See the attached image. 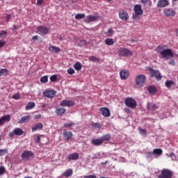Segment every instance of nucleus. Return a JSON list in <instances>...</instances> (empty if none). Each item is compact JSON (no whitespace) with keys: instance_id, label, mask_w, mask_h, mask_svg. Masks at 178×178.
Instances as JSON below:
<instances>
[{"instance_id":"11","label":"nucleus","mask_w":178,"mask_h":178,"mask_svg":"<svg viewBox=\"0 0 178 178\" xmlns=\"http://www.w3.org/2000/svg\"><path fill=\"white\" fill-rule=\"evenodd\" d=\"M38 33L40 34V35H45L49 33V29L45 27V26H38L37 28Z\"/></svg>"},{"instance_id":"31","label":"nucleus","mask_w":178,"mask_h":178,"mask_svg":"<svg viewBox=\"0 0 178 178\" xmlns=\"http://www.w3.org/2000/svg\"><path fill=\"white\" fill-rule=\"evenodd\" d=\"M56 113L57 115H63L66 113V108H57L56 111Z\"/></svg>"},{"instance_id":"21","label":"nucleus","mask_w":178,"mask_h":178,"mask_svg":"<svg viewBox=\"0 0 178 178\" xmlns=\"http://www.w3.org/2000/svg\"><path fill=\"white\" fill-rule=\"evenodd\" d=\"M79 155L78 153H72L70 154L68 157L67 159H69V161H77V159H79Z\"/></svg>"},{"instance_id":"60","label":"nucleus","mask_w":178,"mask_h":178,"mask_svg":"<svg viewBox=\"0 0 178 178\" xmlns=\"http://www.w3.org/2000/svg\"><path fill=\"white\" fill-rule=\"evenodd\" d=\"M32 40H33V41H36V40H38V35H35V36H33V37L32 38Z\"/></svg>"},{"instance_id":"58","label":"nucleus","mask_w":178,"mask_h":178,"mask_svg":"<svg viewBox=\"0 0 178 178\" xmlns=\"http://www.w3.org/2000/svg\"><path fill=\"white\" fill-rule=\"evenodd\" d=\"M15 130H13V131L9 133L8 136H9V137H13V136H15Z\"/></svg>"},{"instance_id":"28","label":"nucleus","mask_w":178,"mask_h":178,"mask_svg":"<svg viewBox=\"0 0 178 178\" xmlns=\"http://www.w3.org/2000/svg\"><path fill=\"white\" fill-rule=\"evenodd\" d=\"M35 103L31 102L26 104V106H25V109L26 111H29L30 109H33V108H35Z\"/></svg>"},{"instance_id":"3","label":"nucleus","mask_w":178,"mask_h":178,"mask_svg":"<svg viewBox=\"0 0 178 178\" xmlns=\"http://www.w3.org/2000/svg\"><path fill=\"white\" fill-rule=\"evenodd\" d=\"M159 178H173V171L168 168L161 170V174L159 175Z\"/></svg>"},{"instance_id":"4","label":"nucleus","mask_w":178,"mask_h":178,"mask_svg":"<svg viewBox=\"0 0 178 178\" xmlns=\"http://www.w3.org/2000/svg\"><path fill=\"white\" fill-rule=\"evenodd\" d=\"M149 72H150V76L151 77H155V79L159 81L162 80V75H161V72L158 70H155L152 68H149L148 69Z\"/></svg>"},{"instance_id":"9","label":"nucleus","mask_w":178,"mask_h":178,"mask_svg":"<svg viewBox=\"0 0 178 178\" xmlns=\"http://www.w3.org/2000/svg\"><path fill=\"white\" fill-rule=\"evenodd\" d=\"M163 14L167 17H173L176 15V11L173 8H166L163 10Z\"/></svg>"},{"instance_id":"27","label":"nucleus","mask_w":178,"mask_h":178,"mask_svg":"<svg viewBox=\"0 0 178 178\" xmlns=\"http://www.w3.org/2000/svg\"><path fill=\"white\" fill-rule=\"evenodd\" d=\"M29 121H30V116L26 115L24 117L21 118V119L19 121V123L22 124L23 123H27V122H29Z\"/></svg>"},{"instance_id":"14","label":"nucleus","mask_w":178,"mask_h":178,"mask_svg":"<svg viewBox=\"0 0 178 178\" xmlns=\"http://www.w3.org/2000/svg\"><path fill=\"white\" fill-rule=\"evenodd\" d=\"M99 111L102 112V115L105 118H109V116H111V111H109V108L102 107L99 108Z\"/></svg>"},{"instance_id":"50","label":"nucleus","mask_w":178,"mask_h":178,"mask_svg":"<svg viewBox=\"0 0 178 178\" xmlns=\"http://www.w3.org/2000/svg\"><path fill=\"white\" fill-rule=\"evenodd\" d=\"M67 73H68V74H74V70L70 68L67 70Z\"/></svg>"},{"instance_id":"34","label":"nucleus","mask_w":178,"mask_h":178,"mask_svg":"<svg viewBox=\"0 0 178 178\" xmlns=\"http://www.w3.org/2000/svg\"><path fill=\"white\" fill-rule=\"evenodd\" d=\"M84 17H86V14L83 13H79L75 15V19L76 20H80V19H84Z\"/></svg>"},{"instance_id":"53","label":"nucleus","mask_w":178,"mask_h":178,"mask_svg":"<svg viewBox=\"0 0 178 178\" xmlns=\"http://www.w3.org/2000/svg\"><path fill=\"white\" fill-rule=\"evenodd\" d=\"M5 170L4 167H0V175H3V173H5Z\"/></svg>"},{"instance_id":"1","label":"nucleus","mask_w":178,"mask_h":178,"mask_svg":"<svg viewBox=\"0 0 178 178\" xmlns=\"http://www.w3.org/2000/svg\"><path fill=\"white\" fill-rule=\"evenodd\" d=\"M136 83L138 88H141L147 83V77L144 74H139L136 76Z\"/></svg>"},{"instance_id":"8","label":"nucleus","mask_w":178,"mask_h":178,"mask_svg":"<svg viewBox=\"0 0 178 178\" xmlns=\"http://www.w3.org/2000/svg\"><path fill=\"white\" fill-rule=\"evenodd\" d=\"M99 19V17L97 15H88L84 18L85 23H92V22H97Z\"/></svg>"},{"instance_id":"41","label":"nucleus","mask_w":178,"mask_h":178,"mask_svg":"<svg viewBox=\"0 0 178 178\" xmlns=\"http://www.w3.org/2000/svg\"><path fill=\"white\" fill-rule=\"evenodd\" d=\"M79 45L80 47H83L84 45H88V42H87V40H81L79 42Z\"/></svg>"},{"instance_id":"49","label":"nucleus","mask_w":178,"mask_h":178,"mask_svg":"<svg viewBox=\"0 0 178 178\" xmlns=\"http://www.w3.org/2000/svg\"><path fill=\"white\" fill-rule=\"evenodd\" d=\"M12 98H13V99H19L20 95L19 93H16L13 95Z\"/></svg>"},{"instance_id":"43","label":"nucleus","mask_w":178,"mask_h":178,"mask_svg":"<svg viewBox=\"0 0 178 178\" xmlns=\"http://www.w3.org/2000/svg\"><path fill=\"white\" fill-rule=\"evenodd\" d=\"M41 83H48V76H44L40 79Z\"/></svg>"},{"instance_id":"36","label":"nucleus","mask_w":178,"mask_h":178,"mask_svg":"<svg viewBox=\"0 0 178 178\" xmlns=\"http://www.w3.org/2000/svg\"><path fill=\"white\" fill-rule=\"evenodd\" d=\"M72 126H74V122H73L72 121L63 124V127H65V129H69V127H72Z\"/></svg>"},{"instance_id":"48","label":"nucleus","mask_w":178,"mask_h":178,"mask_svg":"<svg viewBox=\"0 0 178 178\" xmlns=\"http://www.w3.org/2000/svg\"><path fill=\"white\" fill-rule=\"evenodd\" d=\"M50 80L51 81L54 82V81H56V80H58V76H56V75H52L50 77Z\"/></svg>"},{"instance_id":"35","label":"nucleus","mask_w":178,"mask_h":178,"mask_svg":"<svg viewBox=\"0 0 178 178\" xmlns=\"http://www.w3.org/2000/svg\"><path fill=\"white\" fill-rule=\"evenodd\" d=\"M173 84H175V82L173 81H170V80L166 81L165 87H167V88H170V87H172Z\"/></svg>"},{"instance_id":"13","label":"nucleus","mask_w":178,"mask_h":178,"mask_svg":"<svg viewBox=\"0 0 178 178\" xmlns=\"http://www.w3.org/2000/svg\"><path fill=\"white\" fill-rule=\"evenodd\" d=\"M63 136L65 141H69V140L73 137V133H72L70 131L64 130L63 132Z\"/></svg>"},{"instance_id":"59","label":"nucleus","mask_w":178,"mask_h":178,"mask_svg":"<svg viewBox=\"0 0 178 178\" xmlns=\"http://www.w3.org/2000/svg\"><path fill=\"white\" fill-rule=\"evenodd\" d=\"M169 63H170V65L175 66V60H170Z\"/></svg>"},{"instance_id":"56","label":"nucleus","mask_w":178,"mask_h":178,"mask_svg":"<svg viewBox=\"0 0 178 178\" xmlns=\"http://www.w3.org/2000/svg\"><path fill=\"white\" fill-rule=\"evenodd\" d=\"M40 138H41L40 137V136H37L36 139H35V143H40Z\"/></svg>"},{"instance_id":"19","label":"nucleus","mask_w":178,"mask_h":178,"mask_svg":"<svg viewBox=\"0 0 178 178\" xmlns=\"http://www.w3.org/2000/svg\"><path fill=\"white\" fill-rule=\"evenodd\" d=\"M6 122H10V115H4L1 118H0V126H2Z\"/></svg>"},{"instance_id":"47","label":"nucleus","mask_w":178,"mask_h":178,"mask_svg":"<svg viewBox=\"0 0 178 178\" xmlns=\"http://www.w3.org/2000/svg\"><path fill=\"white\" fill-rule=\"evenodd\" d=\"M138 130L142 136H147V130L143 129L141 127H139Z\"/></svg>"},{"instance_id":"12","label":"nucleus","mask_w":178,"mask_h":178,"mask_svg":"<svg viewBox=\"0 0 178 178\" xmlns=\"http://www.w3.org/2000/svg\"><path fill=\"white\" fill-rule=\"evenodd\" d=\"M119 17L121 20L127 22V20H129V13L126 10H122L119 12Z\"/></svg>"},{"instance_id":"26","label":"nucleus","mask_w":178,"mask_h":178,"mask_svg":"<svg viewBox=\"0 0 178 178\" xmlns=\"http://www.w3.org/2000/svg\"><path fill=\"white\" fill-rule=\"evenodd\" d=\"M102 143H105L106 141H109L111 140V134H106L105 135H103L101 138Z\"/></svg>"},{"instance_id":"20","label":"nucleus","mask_w":178,"mask_h":178,"mask_svg":"<svg viewBox=\"0 0 178 178\" xmlns=\"http://www.w3.org/2000/svg\"><path fill=\"white\" fill-rule=\"evenodd\" d=\"M49 51L51 54H59V52H60V48L55 46H50L49 47Z\"/></svg>"},{"instance_id":"39","label":"nucleus","mask_w":178,"mask_h":178,"mask_svg":"<svg viewBox=\"0 0 178 178\" xmlns=\"http://www.w3.org/2000/svg\"><path fill=\"white\" fill-rule=\"evenodd\" d=\"M1 76H8V69H1L0 70Z\"/></svg>"},{"instance_id":"61","label":"nucleus","mask_w":178,"mask_h":178,"mask_svg":"<svg viewBox=\"0 0 178 178\" xmlns=\"http://www.w3.org/2000/svg\"><path fill=\"white\" fill-rule=\"evenodd\" d=\"M124 111H125V112H126L127 113H130V112H131L130 108H124Z\"/></svg>"},{"instance_id":"30","label":"nucleus","mask_w":178,"mask_h":178,"mask_svg":"<svg viewBox=\"0 0 178 178\" xmlns=\"http://www.w3.org/2000/svg\"><path fill=\"white\" fill-rule=\"evenodd\" d=\"M73 175V170L68 169L65 172H63V176L65 177H70V176H72Z\"/></svg>"},{"instance_id":"29","label":"nucleus","mask_w":178,"mask_h":178,"mask_svg":"<svg viewBox=\"0 0 178 178\" xmlns=\"http://www.w3.org/2000/svg\"><path fill=\"white\" fill-rule=\"evenodd\" d=\"M14 133H15V136H22V134H24V131H22V129L20 128H15L14 129Z\"/></svg>"},{"instance_id":"40","label":"nucleus","mask_w":178,"mask_h":178,"mask_svg":"<svg viewBox=\"0 0 178 178\" xmlns=\"http://www.w3.org/2000/svg\"><path fill=\"white\" fill-rule=\"evenodd\" d=\"M148 108H149L150 111H155L156 109H158V106L155 104H151L150 106H148Z\"/></svg>"},{"instance_id":"52","label":"nucleus","mask_w":178,"mask_h":178,"mask_svg":"<svg viewBox=\"0 0 178 178\" xmlns=\"http://www.w3.org/2000/svg\"><path fill=\"white\" fill-rule=\"evenodd\" d=\"M107 33L109 35H112V34H113V29L112 28H109L108 29V32Z\"/></svg>"},{"instance_id":"54","label":"nucleus","mask_w":178,"mask_h":178,"mask_svg":"<svg viewBox=\"0 0 178 178\" xmlns=\"http://www.w3.org/2000/svg\"><path fill=\"white\" fill-rule=\"evenodd\" d=\"M92 126L93 127H96V128H99V127H101V124H98V123H93V124H92Z\"/></svg>"},{"instance_id":"23","label":"nucleus","mask_w":178,"mask_h":178,"mask_svg":"<svg viewBox=\"0 0 178 178\" xmlns=\"http://www.w3.org/2000/svg\"><path fill=\"white\" fill-rule=\"evenodd\" d=\"M91 144H92L93 145H95L96 147H98L99 145H102V144H103L102 140L100 138L98 139H92L91 140Z\"/></svg>"},{"instance_id":"33","label":"nucleus","mask_w":178,"mask_h":178,"mask_svg":"<svg viewBox=\"0 0 178 178\" xmlns=\"http://www.w3.org/2000/svg\"><path fill=\"white\" fill-rule=\"evenodd\" d=\"M162 149H159V148H156L153 150V154L154 155H162Z\"/></svg>"},{"instance_id":"18","label":"nucleus","mask_w":178,"mask_h":178,"mask_svg":"<svg viewBox=\"0 0 178 178\" xmlns=\"http://www.w3.org/2000/svg\"><path fill=\"white\" fill-rule=\"evenodd\" d=\"M134 10L137 15H143L144 11L141 9V5L137 4L134 6Z\"/></svg>"},{"instance_id":"45","label":"nucleus","mask_w":178,"mask_h":178,"mask_svg":"<svg viewBox=\"0 0 178 178\" xmlns=\"http://www.w3.org/2000/svg\"><path fill=\"white\" fill-rule=\"evenodd\" d=\"M7 34H8V31H1V32L0 33V38H5Z\"/></svg>"},{"instance_id":"25","label":"nucleus","mask_w":178,"mask_h":178,"mask_svg":"<svg viewBox=\"0 0 178 178\" xmlns=\"http://www.w3.org/2000/svg\"><path fill=\"white\" fill-rule=\"evenodd\" d=\"M147 91L149 92V94L154 95V94H156V92H158V90L155 86H150L147 88Z\"/></svg>"},{"instance_id":"63","label":"nucleus","mask_w":178,"mask_h":178,"mask_svg":"<svg viewBox=\"0 0 178 178\" xmlns=\"http://www.w3.org/2000/svg\"><path fill=\"white\" fill-rule=\"evenodd\" d=\"M149 6H152V1L151 0H148Z\"/></svg>"},{"instance_id":"62","label":"nucleus","mask_w":178,"mask_h":178,"mask_svg":"<svg viewBox=\"0 0 178 178\" xmlns=\"http://www.w3.org/2000/svg\"><path fill=\"white\" fill-rule=\"evenodd\" d=\"M10 15H6V20H10Z\"/></svg>"},{"instance_id":"32","label":"nucleus","mask_w":178,"mask_h":178,"mask_svg":"<svg viewBox=\"0 0 178 178\" xmlns=\"http://www.w3.org/2000/svg\"><path fill=\"white\" fill-rule=\"evenodd\" d=\"M105 44L106 45H113V44H115V40H113V39L112 38H106L105 40Z\"/></svg>"},{"instance_id":"22","label":"nucleus","mask_w":178,"mask_h":178,"mask_svg":"<svg viewBox=\"0 0 178 178\" xmlns=\"http://www.w3.org/2000/svg\"><path fill=\"white\" fill-rule=\"evenodd\" d=\"M44 125L41 122L37 123L32 127V131H37V130H42Z\"/></svg>"},{"instance_id":"55","label":"nucleus","mask_w":178,"mask_h":178,"mask_svg":"<svg viewBox=\"0 0 178 178\" xmlns=\"http://www.w3.org/2000/svg\"><path fill=\"white\" fill-rule=\"evenodd\" d=\"M84 178H97L96 175H87V176H84Z\"/></svg>"},{"instance_id":"7","label":"nucleus","mask_w":178,"mask_h":178,"mask_svg":"<svg viewBox=\"0 0 178 178\" xmlns=\"http://www.w3.org/2000/svg\"><path fill=\"white\" fill-rule=\"evenodd\" d=\"M34 156V154L30 151H24L22 154V161H29L30 158H33Z\"/></svg>"},{"instance_id":"5","label":"nucleus","mask_w":178,"mask_h":178,"mask_svg":"<svg viewBox=\"0 0 178 178\" xmlns=\"http://www.w3.org/2000/svg\"><path fill=\"white\" fill-rule=\"evenodd\" d=\"M119 56H133V53L128 49L121 47L118 50Z\"/></svg>"},{"instance_id":"64","label":"nucleus","mask_w":178,"mask_h":178,"mask_svg":"<svg viewBox=\"0 0 178 178\" xmlns=\"http://www.w3.org/2000/svg\"><path fill=\"white\" fill-rule=\"evenodd\" d=\"M17 25H14V28L12 30H17Z\"/></svg>"},{"instance_id":"2","label":"nucleus","mask_w":178,"mask_h":178,"mask_svg":"<svg viewBox=\"0 0 178 178\" xmlns=\"http://www.w3.org/2000/svg\"><path fill=\"white\" fill-rule=\"evenodd\" d=\"M124 104L128 108L131 109H136L137 108V101L131 97H127L124 99Z\"/></svg>"},{"instance_id":"15","label":"nucleus","mask_w":178,"mask_h":178,"mask_svg":"<svg viewBox=\"0 0 178 178\" xmlns=\"http://www.w3.org/2000/svg\"><path fill=\"white\" fill-rule=\"evenodd\" d=\"M60 106H74V102L72 100H63L60 103Z\"/></svg>"},{"instance_id":"24","label":"nucleus","mask_w":178,"mask_h":178,"mask_svg":"<svg viewBox=\"0 0 178 178\" xmlns=\"http://www.w3.org/2000/svg\"><path fill=\"white\" fill-rule=\"evenodd\" d=\"M167 48L168 45H159L156 48V51L158 52V54H160L161 55L162 52L166 50Z\"/></svg>"},{"instance_id":"10","label":"nucleus","mask_w":178,"mask_h":178,"mask_svg":"<svg viewBox=\"0 0 178 178\" xmlns=\"http://www.w3.org/2000/svg\"><path fill=\"white\" fill-rule=\"evenodd\" d=\"M130 76V72L129 70H122L120 72V76L121 80H127Z\"/></svg>"},{"instance_id":"46","label":"nucleus","mask_w":178,"mask_h":178,"mask_svg":"<svg viewBox=\"0 0 178 178\" xmlns=\"http://www.w3.org/2000/svg\"><path fill=\"white\" fill-rule=\"evenodd\" d=\"M5 154H8V149H0V156H3Z\"/></svg>"},{"instance_id":"37","label":"nucleus","mask_w":178,"mask_h":178,"mask_svg":"<svg viewBox=\"0 0 178 178\" xmlns=\"http://www.w3.org/2000/svg\"><path fill=\"white\" fill-rule=\"evenodd\" d=\"M89 60H91V62H99V60H101V59L99 58H97L94 56H92L89 58Z\"/></svg>"},{"instance_id":"44","label":"nucleus","mask_w":178,"mask_h":178,"mask_svg":"<svg viewBox=\"0 0 178 178\" xmlns=\"http://www.w3.org/2000/svg\"><path fill=\"white\" fill-rule=\"evenodd\" d=\"M154 152H149L146 153V158L147 159H150V158H152L154 156Z\"/></svg>"},{"instance_id":"57","label":"nucleus","mask_w":178,"mask_h":178,"mask_svg":"<svg viewBox=\"0 0 178 178\" xmlns=\"http://www.w3.org/2000/svg\"><path fill=\"white\" fill-rule=\"evenodd\" d=\"M44 0H37L38 5H42Z\"/></svg>"},{"instance_id":"42","label":"nucleus","mask_w":178,"mask_h":178,"mask_svg":"<svg viewBox=\"0 0 178 178\" xmlns=\"http://www.w3.org/2000/svg\"><path fill=\"white\" fill-rule=\"evenodd\" d=\"M141 15V14H137L135 13V14H133L132 15V19H134V20H138L140 19V16Z\"/></svg>"},{"instance_id":"6","label":"nucleus","mask_w":178,"mask_h":178,"mask_svg":"<svg viewBox=\"0 0 178 178\" xmlns=\"http://www.w3.org/2000/svg\"><path fill=\"white\" fill-rule=\"evenodd\" d=\"M161 56L164 59H172L174 56L173 51H172V49L167 48L162 52Z\"/></svg>"},{"instance_id":"51","label":"nucleus","mask_w":178,"mask_h":178,"mask_svg":"<svg viewBox=\"0 0 178 178\" xmlns=\"http://www.w3.org/2000/svg\"><path fill=\"white\" fill-rule=\"evenodd\" d=\"M6 44V41L5 40H0V48H3Z\"/></svg>"},{"instance_id":"16","label":"nucleus","mask_w":178,"mask_h":178,"mask_svg":"<svg viewBox=\"0 0 178 178\" xmlns=\"http://www.w3.org/2000/svg\"><path fill=\"white\" fill-rule=\"evenodd\" d=\"M44 97L47 98H54L56 95V91L55 90H46L43 92Z\"/></svg>"},{"instance_id":"38","label":"nucleus","mask_w":178,"mask_h":178,"mask_svg":"<svg viewBox=\"0 0 178 178\" xmlns=\"http://www.w3.org/2000/svg\"><path fill=\"white\" fill-rule=\"evenodd\" d=\"M74 67L75 70H81V67H83L80 63H76L74 65Z\"/></svg>"},{"instance_id":"17","label":"nucleus","mask_w":178,"mask_h":178,"mask_svg":"<svg viewBox=\"0 0 178 178\" xmlns=\"http://www.w3.org/2000/svg\"><path fill=\"white\" fill-rule=\"evenodd\" d=\"M157 6L158 8H166L169 6V0H159Z\"/></svg>"}]
</instances>
